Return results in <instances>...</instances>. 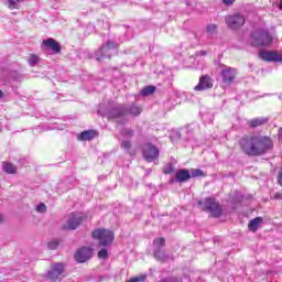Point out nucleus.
Segmentation results:
<instances>
[{
  "instance_id": "21",
  "label": "nucleus",
  "mask_w": 282,
  "mask_h": 282,
  "mask_svg": "<svg viewBox=\"0 0 282 282\" xmlns=\"http://www.w3.org/2000/svg\"><path fill=\"white\" fill-rule=\"evenodd\" d=\"M153 246H154L155 250H162V248H164V246H166V238H164V237L155 238L153 240Z\"/></svg>"
},
{
  "instance_id": "29",
  "label": "nucleus",
  "mask_w": 282,
  "mask_h": 282,
  "mask_svg": "<svg viewBox=\"0 0 282 282\" xmlns=\"http://www.w3.org/2000/svg\"><path fill=\"white\" fill-rule=\"evenodd\" d=\"M133 130L132 129H126L122 130L121 135H123L124 138H133Z\"/></svg>"
},
{
  "instance_id": "17",
  "label": "nucleus",
  "mask_w": 282,
  "mask_h": 282,
  "mask_svg": "<svg viewBox=\"0 0 282 282\" xmlns=\"http://www.w3.org/2000/svg\"><path fill=\"white\" fill-rule=\"evenodd\" d=\"M153 256L154 259H156V261H160L161 263H166V261H169V254H166V252H164V250L162 249H155Z\"/></svg>"
},
{
  "instance_id": "19",
  "label": "nucleus",
  "mask_w": 282,
  "mask_h": 282,
  "mask_svg": "<svg viewBox=\"0 0 282 282\" xmlns=\"http://www.w3.org/2000/svg\"><path fill=\"white\" fill-rule=\"evenodd\" d=\"M2 171L8 173V175H14L17 173V165L8 161L2 162Z\"/></svg>"
},
{
  "instance_id": "30",
  "label": "nucleus",
  "mask_w": 282,
  "mask_h": 282,
  "mask_svg": "<svg viewBox=\"0 0 282 282\" xmlns=\"http://www.w3.org/2000/svg\"><path fill=\"white\" fill-rule=\"evenodd\" d=\"M215 32H217V24H209L207 26V33L208 34H215Z\"/></svg>"
},
{
  "instance_id": "43",
  "label": "nucleus",
  "mask_w": 282,
  "mask_h": 282,
  "mask_svg": "<svg viewBox=\"0 0 282 282\" xmlns=\"http://www.w3.org/2000/svg\"><path fill=\"white\" fill-rule=\"evenodd\" d=\"M97 61H100V57H98Z\"/></svg>"
},
{
  "instance_id": "8",
  "label": "nucleus",
  "mask_w": 282,
  "mask_h": 282,
  "mask_svg": "<svg viewBox=\"0 0 282 282\" xmlns=\"http://www.w3.org/2000/svg\"><path fill=\"white\" fill-rule=\"evenodd\" d=\"M159 155L160 150L155 145L148 143L143 147V158L145 162H153Z\"/></svg>"
},
{
  "instance_id": "4",
  "label": "nucleus",
  "mask_w": 282,
  "mask_h": 282,
  "mask_svg": "<svg viewBox=\"0 0 282 282\" xmlns=\"http://www.w3.org/2000/svg\"><path fill=\"white\" fill-rule=\"evenodd\" d=\"M91 237L93 239H96V241H98L99 246L102 248L111 246L116 239L113 231L106 228H97L93 230Z\"/></svg>"
},
{
  "instance_id": "28",
  "label": "nucleus",
  "mask_w": 282,
  "mask_h": 282,
  "mask_svg": "<svg viewBox=\"0 0 282 282\" xmlns=\"http://www.w3.org/2000/svg\"><path fill=\"white\" fill-rule=\"evenodd\" d=\"M40 58L35 55L32 54L29 58V65H31V67H34V65H37Z\"/></svg>"
},
{
  "instance_id": "1",
  "label": "nucleus",
  "mask_w": 282,
  "mask_h": 282,
  "mask_svg": "<svg viewBox=\"0 0 282 282\" xmlns=\"http://www.w3.org/2000/svg\"><path fill=\"white\" fill-rule=\"evenodd\" d=\"M239 147L249 158H260L274 149V141L271 137L262 134H246L240 139Z\"/></svg>"
},
{
  "instance_id": "10",
  "label": "nucleus",
  "mask_w": 282,
  "mask_h": 282,
  "mask_svg": "<svg viewBox=\"0 0 282 282\" xmlns=\"http://www.w3.org/2000/svg\"><path fill=\"white\" fill-rule=\"evenodd\" d=\"M258 56L264 63H279V51H260Z\"/></svg>"
},
{
  "instance_id": "40",
  "label": "nucleus",
  "mask_w": 282,
  "mask_h": 282,
  "mask_svg": "<svg viewBox=\"0 0 282 282\" xmlns=\"http://www.w3.org/2000/svg\"><path fill=\"white\" fill-rule=\"evenodd\" d=\"M1 221H3V216L2 215H0V224H1Z\"/></svg>"
},
{
  "instance_id": "42",
  "label": "nucleus",
  "mask_w": 282,
  "mask_h": 282,
  "mask_svg": "<svg viewBox=\"0 0 282 282\" xmlns=\"http://www.w3.org/2000/svg\"><path fill=\"white\" fill-rule=\"evenodd\" d=\"M203 56L206 54V52H202Z\"/></svg>"
},
{
  "instance_id": "6",
  "label": "nucleus",
  "mask_w": 282,
  "mask_h": 282,
  "mask_svg": "<svg viewBox=\"0 0 282 282\" xmlns=\"http://www.w3.org/2000/svg\"><path fill=\"white\" fill-rule=\"evenodd\" d=\"M65 265L63 263H55L51 267V271L47 272L46 276L52 282L61 281L62 276H65Z\"/></svg>"
},
{
  "instance_id": "32",
  "label": "nucleus",
  "mask_w": 282,
  "mask_h": 282,
  "mask_svg": "<svg viewBox=\"0 0 282 282\" xmlns=\"http://www.w3.org/2000/svg\"><path fill=\"white\" fill-rule=\"evenodd\" d=\"M58 248V241L48 242L47 249L48 250H56Z\"/></svg>"
},
{
  "instance_id": "16",
  "label": "nucleus",
  "mask_w": 282,
  "mask_h": 282,
  "mask_svg": "<svg viewBox=\"0 0 282 282\" xmlns=\"http://www.w3.org/2000/svg\"><path fill=\"white\" fill-rule=\"evenodd\" d=\"M261 224H263V217H256L249 221L248 229L251 232H256L257 230H259V226H261Z\"/></svg>"
},
{
  "instance_id": "37",
  "label": "nucleus",
  "mask_w": 282,
  "mask_h": 282,
  "mask_svg": "<svg viewBox=\"0 0 282 282\" xmlns=\"http://www.w3.org/2000/svg\"><path fill=\"white\" fill-rule=\"evenodd\" d=\"M278 135L282 139V128L279 130Z\"/></svg>"
},
{
  "instance_id": "41",
  "label": "nucleus",
  "mask_w": 282,
  "mask_h": 282,
  "mask_svg": "<svg viewBox=\"0 0 282 282\" xmlns=\"http://www.w3.org/2000/svg\"><path fill=\"white\" fill-rule=\"evenodd\" d=\"M280 10H282V0L280 1Z\"/></svg>"
},
{
  "instance_id": "7",
  "label": "nucleus",
  "mask_w": 282,
  "mask_h": 282,
  "mask_svg": "<svg viewBox=\"0 0 282 282\" xmlns=\"http://www.w3.org/2000/svg\"><path fill=\"white\" fill-rule=\"evenodd\" d=\"M94 256V251L89 247H82L79 248L75 254L74 259L77 261V263H87L89 259Z\"/></svg>"
},
{
  "instance_id": "31",
  "label": "nucleus",
  "mask_w": 282,
  "mask_h": 282,
  "mask_svg": "<svg viewBox=\"0 0 282 282\" xmlns=\"http://www.w3.org/2000/svg\"><path fill=\"white\" fill-rule=\"evenodd\" d=\"M121 147L122 149H124L126 151H129L131 149V141H122L121 142Z\"/></svg>"
},
{
  "instance_id": "27",
  "label": "nucleus",
  "mask_w": 282,
  "mask_h": 282,
  "mask_svg": "<svg viewBox=\"0 0 282 282\" xmlns=\"http://www.w3.org/2000/svg\"><path fill=\"white\" fill-rule=\"evenodd\" d=\"M98 259H108L109 258V249L102 248L97 253Z\"/></svg>"
},
{
  "instance_id": "39",
  "label": "nucleus",
  "mask_w": 282,
  "mask_h": 282,
  "mask_svg": "<svg viewBox=\"0 0 282 282\" xmlns=\"http://www.w3.org/2000/svg\"><path fill=\"white\" fill-rule=\"evenodd\" d=\"M0 98H3V91L0 90Z\"/></svg>"
},
{
  "instance_id": "2",
  "label": "nucleus",
  "mask_w": 282,
  "mask_h": 282,
  "mask_svg": "<svg viewBox=\"0 0 282 282\" xmlns=\"http://www.w3.org/2000/svg\"><path fill=\"white\" fill-rule=\"evenodd\" d=\"M198 206L204 213H208L209 217L218 219L219 217H221V215H224V208L221 207L219 202H217V199L213 197H207L203 200H198Z\"/></svg>"
},
{
  "instance_id": "9",
  "label": "nucleus",
  "mask_w": 282,
  "mask_h": 282,
  "mask_svg": "<svg viewBox=\"0 0 282 282\" xmlns=\"http://www.w3.org/2000/svg\"><path fill=\"white\" fill-rule=\"evenodd\" d=\"M87 219V216H76V214H70L67 225L63 226V230H76Z\"/></svg>"
},
{
  "instance_id": "33",
  "label": "nucleus",
  "mask_w": 282,
  "mask_h": 282,
  "mask_svg": "<svg viewBox=\"0 0 282 282\" xmlns=\"http://www.w3.org/2000/svg\"><path fill=\"white\" fill-rule=\"evenodd\" d=\"M36 210L39 213H45L47 210V206H45V204L41 203L37 207Z\"/></svg>"
},
{
  "instance_id": "38",
  "label": "nucleus",
  "mask_w": 282,
  "mask_h": 282,
  "mask_svg": "<svg viewBox=\"0 0 282 282\" xmlns=\"http://www.w3.org/2000/svg\"><path fill=\"white\" fill-rule=\"evenodd\" d=\"M281 198V194H275V199Z\"/></svg>"
},
{
  "instance_id": "20",
  "label": "nucleus",
  "mask_w": 282,
  "mask_h": 282,
  "mask_svg": "<svg viewBox=\"0 0 282 282\" xmlns=\"http://www.w3.org/2000/svg\"><path fill=\"white\" fill-rule=\"evenodd\" d=\"M118 47H120L119 44H117V43H115V42H112V41H108L104 46H101V47L99 48V52H100L101 54H104V52H109V50H116V48H118Z\"/></svg>"
},
{
  "instance_id": "11",
  "label": "nucleus",
  "mask_w": 282,
  "mask_h": 282,
  "mask_svg": "<svg viewBox=\"0 0 282 282\" xmlns=\"http://www.w3.org/2000/svg\"><path fill=\"white\" fill-rule=\"evenodd\" d=\"M195 91H204L206 89H213V78L208 75H202L199 77L198 85L195 86Z\"/></svg>"
},
{
  "instance_id": "35",
  "label": "nucleus",
  "mask_w": 282,
  "mask_h": 282,
  "mask_svg": "<svg viewBox=\"0 0 282 282\" xmlns=\"http://www.w3.org/2000/svg\"><path fill=\"white\" fill-rule=\"evenodd\" d=\"M237 0H223L224 6H234Z\"/></svg>"
},
{
  "instance_id": "3",
  "label": "nucleus",
  "mask_w": 282,
  "mask_h": 282,
  "mask_svg": "<svg viewBox=\"0 0 282 282\" xmlns=\"http://www.w3.org/2000/svg\"><path fill=\"white\" fill-rule=\"evenodd\" d=\"M251 45L252 47H268L272 45L274 39L265 29H258L251 33Z\"/></svg>"
},
{
  "instance_id": "25",
  "label": "nucleus",
  "mask_w": 282,
  "mask_h": 282,
  "mask_svg": "<svg viewBox=\"0 0 282 282\" xmlns=\"http://www.w3.org/2000/svg\"><path fill=\"white\" fill-rule=\"evenodd\" d=\"M142 96H151L155 94V86H147L141 90Z\"/></svg>"
},
{
  "instance_id": "18",
  "label": "nucleus",
  "mask_w": 282,
  "mask_h": 282,
  "mask_svg": "<svg viewBox=\"0 0 282 282\" xmlns=\"http://www.w3.org/2000/svg\"><path fill=\"white\" fill-rule=\"evenodd\" d=\"M265 122H268V118H253L248 121V124L251 129H257V127H263Z\"/></svg>"
},
{
  "instance_id": "15",
  "label": "nucleus",
  "mask_w": 282,
  "mask_h": 282,
  "mask_svg": "<svg viewBox=\"0 0 282 282\" xmlns=\"http://www.w3.org/2000/svg\"><path fill=\"white\" fill-rule=\"evenodd\" d=\"M175 180L180 184H184V182H188V180H191V171L186 169L178 170L175 173Z\"/></svg>"
},
{
  "instance_id": "5",
  "label": "nucleus",
  "mask_w": 282,
  "mask_h": 282,
  "mask_svg": "<svg viewBox=\"0 0 282 282\" xmlns=\"http://www.w3.org/2000/svg\"><path fill=\"white\" fill-rule=\"evenodd\" d=\"M225 23L229 28V30H241L242 25H246V17L243 14L236 12L232 14H229L225 18Z\"/></svg>"
},
{
  "instance_id": "34",
  "label": "nucleus",
  "mask_w": 282,
  "mask_h": 282,
  "mask_svg": "<svg viewBox=\"0 0 282 282\" xmlns=\"http://www.w3.org/2000/svg\"><path fill=\"white\" fill-rule=\"evenodd\" d=\"M164 175H171V173H175V167H173V165H170V167L167 170H165Z\"/></svg>"
},
{
  "instance_id": "24",
  "label": "nucleus",
  "mask_w": 282,
  "mask_h": 282,
  "mask_svg": "<svg viewBox=\"0 0 282 282\" xmlns=\"http://www.w3.org/2000/svg\"><path fill=\"white\" fill-rule=\"evenodd\" d=\"M127 116H129V110L127 108L116 110V112L113 113V118H124Z\"/></svg>"
},
{
  "instance_id": "13",
  "label": "nucleus",
  "mask_w": 282,
  "mask_h": 282,
  "mask_svg": "<svg viewBox=\"0 0 282 282\" xmlns=\"http://www.w3.org/2000/svg\"><path fill=\"white\" fill-rule=\"evenodd\" d=\"M42 45H44L46 50L53 51V54H61V43L53 37L43 40Z\"/></svg>"
},
{
  "instance_id": "14",
  "label": "nucleus",
  "mask_w": 282,
  "mask_h": 282,
  "mask_svg": "<svg viewBox=\"0 0 282 282\" xmlns=\"http://www.w3.org/2000/svg\"><path fill=\"white\" fill-rule=\"evenodd\" d=\"M97 137H98V132L96 130H86L77 135V140H79V142H87V141L94 140V138H97Z\"/></svg>"
},
{
  "instance_id": "22",
  "label": "nucleus",
  "mask_w": 282,
  "mask_h": 282,
  "mask_svg": "<svg viewBox=\"0 0 282 282\" xmlns=\"http://www.w3.org/2000/svg\"><path fill=\"white\" fill-rule=\"evenodd\" d=\"M9 10H19V3H23L24 0H7Z\"/></svg>"
},
{
  "instance_id": "26",
  "label": "nucleus",
  "mask_w": 282,
  "mask_h": 282,
  "mask_svg": "<svg viewBox=\"0 0 282 282\" xmlns=\"http://www.w3.org/2000/svg\"><path fill=\"white\" fill-rule=\"evenodd\" d=\"M189 175H191V178L192 177H204V171H202L199 169H192L189 171Z\"/></svg>"
},
{
  "instance_id": "12",
  "label": "nucleus",
  "mask_w": 282,
  "mask_h": 282,
  "mask_svg": "<svg viewBox=\"0 0 282 282\" xmlns=\"http://www.w3.org/2000/svg\"><path fill=\"white\" fill-rule=\"evenodd\" d=\"M221 78L223 83H226V85H231V83H235V78H237V69L232 67H227L223 69Z\"/></svg>"
},
{
  "instance_id": "36",
  "label": "nucleus",
  "mask_w": 282,
  "mask_h": 282,
  "mask_svg": "<svg viewBox=\"0 0 282 282\" xmlns=\"http://www.w3.org/2000/svg\"><path fill=\"white\" fill-rule=\"evenodd\" d=\"M279 59H278V63H282V52H279Z\"/></svg>"
},
{
  "instance_id": "23",
  "label": "nucleus",
  "mask_w": 282,
  "mask_h": 282,
  "mask_svg": "<svg viewBox=\"0 0 282 282\" xmlns=\"http://www.w3.org/2000/svg\"><path fill=\"white\" fill-rule=\"evenodd\" d=\"M140 113H142V108L138 106H131L128 109V116H140Z\"/></svg>"
}]
</instances>
